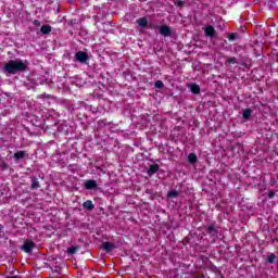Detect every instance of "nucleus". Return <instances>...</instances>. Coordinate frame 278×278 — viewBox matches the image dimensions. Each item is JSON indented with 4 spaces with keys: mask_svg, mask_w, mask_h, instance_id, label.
I'll use <instances>...</instances> for the list:
<instances>
[{
    "mask_svg": "<svg viewBox=\"0 0 278 278\" xmlns=\"http://www.w3.org/2000/svg\"><path fill=\"white\" fill-rule=\"evenodd\" d=\"M4 73L8 75H16L17 73H25L27 71V61L21 59L10 60L3 66Z\"/></svg>",
    "mask_w": 278,
    "mask_h": 278,
    "instance_id": "nucleus-1",
    "label": "nucleus"
},
{
    "mask_svg": "<svg viewBox=\"0 0 278 278\" xmlns=\"http://www.w3.org/2000/svg\"><path fill=\"white\" fill-rule=\"evenodd\" d=\"M36 249V242L31 239H27L24 241L23 245L21 247V251H24V253H31Z\"/></svg>",
    "mask_w": 278,
    "mask_h": 278,
    "instance_id": "nucleus-2",
    "label": "nucleus"
},
{
    "mask_svg": "<svg viewBox=\"0 0 278 278\" xmlns=\"http://www.w3.org/2000/svg\"><path fill=\"white\" fill-rule=\"evenodd\" d=\"M159 31H160L161 36H164L165 38H168L169 36H173V30L166 24L160 26Z\"/></svg>",
    "mask_w": 278,
    "mask_h": 278,
    "instance_id": "nucleus-3",
    "label": "nucleus"
},
{
    "mask_svg": "<svg viewBox=\"0 0 278 278\" xmlns=\"http://www.w3.org/2000/svg\"><path fill=\"white\" fill-rule=\"evenodd\" d=\"M75 58L77 62H80V64H86V62H88V53L85 51L76 52Z\"/></svg>",
    "mask_w": 278,
    "mask_h": 278,
    "instance_id": "nucleus-4",
    "label": "nucleus"
},
{
    "mask_svg": "<svg viewBox=\"0 0 278 278\" xmlns=\"http://www.w3.org/2000/svg\"><path fill=\"white\" fill-rule=\"evenodd\" d=\"M206 233L211 236V238H218V229H216V225L215 224L208 225L206 229Z\"/></svg>",
    "mask_w": 278,
    "mask_h": 278,
    "instance_id": "nucleus-5",
    "label": "nucleus"
},
{
    "mask_svg": "<svg viewBox=\"0 0 278 278\" xmlns=\"http://www.w3.org/2000/svg\"><path fill=\"white\" fill-rule=\"evenodd\" d=\"M204 34L205 36H207V38H214V36L216 35V29L214 28V26L207 25L204 28Z\"/></svg>",
    "mask_w": 278,
    "mask_h": 278,
    "instance_id": "nucleus-6",
    "label": "nucleus"
},
{
    "mask_svg": "<svg viewBox=\"0 0 278 278\" xmlns=\"http://www.w3.org/2000/svg\"><path fill=\"white\" fill-rule=\"evenodd\" d=\"M114 249H116V247L112 242L105 241L102 243V250L105 251L106 253H112Z\"/></svg>",
    "mask_w": 278,
    "mask_h": 278,
    "instance_id": "nucleus-7",
    "label": "nucleus"
},
{
    "mask_svg": "<svg viewBox=\"0 0 278 278\" xmlns=\"http://www.w3.org/2000/svg\"><path fill=\"white\" fill-rule=\"evenodd\" d=\"M157 170H160V165L152 164L149 166L147 173H148L149 177H153V175H155V173H157Z\"/></svg>",
    "mask_w": 278,
    "mask_h": 278,
    "instance_id": "nucleus-8",
    "label": "nucleus"
},
{
    "mask_svg": "<svg viewBox=\"0 0 278 278\" xmlns=\"http://www.w3.org/2000/svg\"><path fill=\"white\" fill-rule=\"evenodd\" d=\"M97 188V180L89 179L85 181V189L86 190H94Z\"/></svg>",
    "mask_w": 278,
    "mask_h": 278,
    "instance_id": "nucleus-9",
    "label": "nucleus"
},
{
    "mask_svg": "<svg viewBox=\"0 0 278 278\" xmlns=\"http://www.w3.org/2000/svg\"><path fill=\"white\" fill-rule=\"evenodd\" d=\"M24 157H27V152L25 151H17L13 154V160L15 162H18L21 160H24Z\"/></svg>",
    "mask_w": 278,
    "mask_h": 278,
    "instance_id": "nucleus-10",
    "label": "nucleus"
},
{
    "mask_svg": "<svg viewBox=\"0 0 278 278\" xmlns=\"http://www.w3.org/2000/svg\"><path fill=\"white\" fill-rule=\"evenodd\" d=\"M137 25H139V27H142L143 29H147V27L149 26V20H147V17H140L138 20H136Z\"/></svg>",
    "mask_w": 278,
    "mask_h": 278,
    "instance_id": "nucleus-11",
    "label": "nucleus"
},
{
    "mask_svg": "<svg viewBox=\"0 0 278 278\" xmlns=\"http://www.w3.org/2000/svg\"><path fill=\"white\" fill-rule=\"evenodd\" d=\"M189 88L192 94H201V87L197 83L191 84Z\"/></svg>",
    "mask_w": 278,
    "mask_h": 278,
    "instance_id": "nucleus-12",
    "label": "nucleus"
},
{
    "mask_svg": "<svg viewBox=\"0 0 278 278\" xmlns=\"http://www.w3.org/2000/svg\"><path fill=\"white\" fill-rule=\"evenodd\" d=\"M52 27L51 25H43L40 28L41 34H43V36H49V34H51Z\"/></svg>",
    "mask_w": 278,
    "mask_h": 278,
    "instance_id": "nucleus-13",
    "label": "nucleus"
},
{
    "mask_svg": "<svg viewBox=\"0 0 278 278\" xmlns=\"http://www.w3.org/2000/svg\"><path fill=\"white\" fill-rule=\"evenodd\" d=\"M83 207L85 210H89L90 212H92V210H94V204L91 200H87L86 202L83 203Z\"/></svg>",
    "mask_w": 278,
    "mask_h": 278,
    "instance_id": "nucleus-14",
    "label": "nucleus"
},
{
    "mask_svg": "<svg viewBox=\"0 0 278 278\" xmlns=\"http://www.w3.org/2000/svg\"><path fill=\"white\" fill-rule=\"evenodd\" d=\"M199 157L197 156V153H190L188 155V162L189 164H197Z\"/></svg>",
    "mask_w": 278,
    "mask_h": 278,
    "instance_id": "nucleus-15",
    "label": "nucleus"
},
{
    "mask_svg": "<svg viewBox=\"0 0 278 278\" xmlns=\"http://www.w3.org/2000/svg\"><path fill=\"white\" fill-rule=\"evenodd\" d=\"M37 188H40V181L37 177L31 178V190H37Z\"/></svg>",
    "mask_w": 278,
    "mask_h": 278,
    "instance_id": "nucleus-16",
    "label": "nucleus"
},
{
    "mask_svg": "<svg viewBox=\"0 0 278 278\" xmlns=\"http://www.w3.org/2000/svg\"><path fill=\"white\" fill-rule=\"evenodd\" d=\"M251 114H252L251 109H244L243 114H242V118L244 121H249V118H251Z\"/></svg>",
    "mask_w": 278,
    "mask_h": 278,
    "instance_id": "nucleus-17",
    "label": "nucleus"
},
{
    "mask_svg": "<svg viewBox=\"0 0 278 278\" xmlns=\"http://www.w3.org/2000/svg\"><path fill=\"white\" fill-rule=\"evenodd\" d=\"M229 42H235V40H238V33H230L227 36Z\"/></svg>",
    "mask_w": 278,
    "mask_h": 278,
    "instance_id": "nucleus-18",
    "label": "nucleus"
},
{
    "mask_svg": "<svg viewBox=\"0 0 278 278\" xmlns=\"http://www.w3.org/2000/svg\"><path fill=\"white\" fill-rule=\"evenodd\" d=\"M77 251H79V247H70L67 249V255H75V253H77Z\"/></svg>",
    "mask_w": 278,
    "mask_h": 278,
    "instance_id": "nucleus-19",
    "label": "nucleus"
},
{
    "mask_svg": "<svg viewBox=\"0 0 278 278\" xmlns=\"http://www.w3.org/2000/svg\"><path fill=\"white\" fill-rule=\"evenodd\" d=\"M167 197H168V199H175V198L179 197V191H175V190L168 191Z\"/></svg>",
    "mask_w": 278,
    "mask_h": 278,
    "instance_id": "nucleus-20",
    "label": "nucleus"
},
{
    "mask_svg": "<svg viewBox=\"0 0 278 278\" xmlns=\"http://www.w3.org/2000/svg\"><path fill=\"white\" fill-rule=\"evenodd\" d=\"M275 260H277V255H275V253H271V254L267 257L268 264H275Z\"/></svg>",
    "mask_w": 278,
    "mask_h": 278,
    "instance_id": "nucleus-21",
    "label": "nucleus"
},
{
    "mask_svg": "<svg viewBox=\"0 0 278 278\" xmlns=\"http://www.w3.org/2000/svg\"><path fill=\"white\" fill-rule=\"evenodd\" d=\"M154 88H157L159 90H162V88H164V83L162 80H156L154 83Z\"/></svg>",
    "mask_w": 278,
    "mask_h": 278,
    "instance_id": "nucleus-22",
    "label": "nucleus"
},
{
    "mask_svg": "<svg viewBox=\"0 0 278 278\" xmlns=\"http://www.w3.org/2000/svg\"><path fill=\"white\" fill-rule=\"evenodd\" d=\"M174 5H176V8H184V1L181 0H172Z\"/></svg>",
    "mask_w": 278,
    "mask_h": 278,
    "instance_id": "nucleus-23",
    "label": "nucleus"
},
{
    "mask_svg": "<svg viewBox=\"0 0 278 278\" xmlns=\"http://www.w3.org/2000/svg\"><path fill=\"white\" fill-rule=\"evenodd\" d=\"M227 64H238V60L235 56L227 59Z\"/></svg>",
    "mask_w": 278,
    "mask_h": 278,
    "instance_id": "nucleus-24",
    "label": "nucleus"
},
{
    "mask_svg": "<svg viewBox=\"0 0 278 278\" xmlns=\"http://www.w3.org/2000/svg\"><path fill=\"white\" fill-rule=\"evenodd\" d=\"M1 168H2V170H8V168H10V165H8V163H5V162H2Z\"/></svg>",
    "mask_w": 278,
    "mask_h": 278,
    "instance_id": "nucleus-25",
    "label": "nucleus"
},
{
    "mask_svg": "<svg viewBox=\"0 0 278 278\" xmlns=\"http://www.w3.org/2000/svg\"><path fill=\"white\" fill-rule=\"evenodd\" d=\"M275 191H273V190H270L269 192H268V199H275Z\"/></svg>",
    "mask_w": 278,
    "mask_h": 278,
    "instance_id": "nucleus-26",
    "label": "nucleus"
},
{
    "mask_svg": "<svg viewBox=\"0 0 278 278\" xmlns=\"http://www.w3.org/2000/svg\"><path fill=\"white\" fill-rule=\"evenodd\" d=\"M33 25H35V27H40L41 23L38 20H34Z\"/></svg>",
    "mask_w": 278,
    "mask_h": 278,
    "instance_id": "nucleus-27",
    "label": "nucleus"
},
{
    "mask_svg": "<svg viewBox=\"0 0 278 278\" xmlns=\"http://www.w3.org/2000/svg\"><path fill=\"white\" fill-rule=\"evenodd\" d=\"M241 66H243V68H250V65L247 63V61L241 62Z\"/></svg>",
    "mask_w": 278,
    "mask_h": 278,
    "instance_id": "nucleus-28",
    "label": "nucleus"
},
{
    "mask_svg": "<svg viewBox=\"0 0 278 278\" xmlns=\"http://www.w3.org/2000/svg\"><path fill=\"white\" fill-rule=\"evenodd\" d=\"M4 278H21L18 276H5Z\"/></svg>",
    "mask_w": 278,
    "mask_h": 278,
    "instance_id": "nucleus-29",
    "label": "nucleus"
},
{
    "mask_svg": "<svg viewBox=\"0 0 278 278\" xmlns=\"http://www.w3.org/2000/svg\"><path fill=\"white\" fill-rule=\"evenodd\" d=\"M1 229H3V226H2V225H0V231H1Z\"/></svg>",
    "mask_w": 278,
    "mask_h": 278,
    "instance_id": "nucleus-30",
    "label": "nucleus"
}]
</instances>
